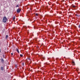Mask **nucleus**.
I'll return each instance as SVG.
<instances>
[{
	"instance_id": "obj_20",
	"label": "nucleus",
	"mask_w": 80,
	"mask_h": 80,
	"mask_svg": "<svg viewBox=\"0 0 80 80\" xmlns=\"http://www.w3.org/2000/svg\"><path fill=\"white\" fill-rule=\"evenodd\" d=\"M1 52V49H0V53Z\"/></svg>"
},
{
	"instance_id": "obj_5",
	"label": "nucleus",
	"mask_w": 80,
	"mask_h": 80,
	"mask_svg": "<svg viewBox=\"0 0 80 80\" xmlns=\"http://www.w3.org/2000/svg\"><path fill=\"white\" fill-rule=\"evenodd\" d=\"M1 70L3 71V67H1Z\"/></svg>"
},
{
	"instance_id": "obj_14",
	"label": "nucleus",
	"mask_w": 80,
	"mask_h": 80,
	"mask_svg": "<svg viewBox=\"0 0 80 80\" xmlns=\"http://www.w3.org/2000/svg\"><path fill=\"white\" fill-rule=\"evenodd\" d=\"M20 57H23V55L20 54Z\"/></svg>"
},
{
	"instance_id": "obj_10",
	"label": "nucleus",
	"mask_w": 80,
	"mask_h": 80,
	"mask_svg": "<svg viewBox=\"0 0 80 80\" xmlns=\"http://www.w3.org/2000/svg\"><path fill=\"white\" fill-rule=\"evenodd\" d=\"M8 35H7L6 37V39H7V38H8Z\"/></svg>"
},
{
	"instance_id": "obj_15",
	"label": "nucleus",
	"mask_w": 80,
	"mask_h": 80,
	"mask_svg": "<svg viewBox=\"0 0 80 80\" xmlns=\"http://www.w3.org/2000/svg\"><path fill=\"white\" fill-rule=\"evenodd\" d=\"M15 68H17V65L16 64L15 65Z\"/></svg>"
},
{
	"instance_id": "obj_18",
	"label": "nucleus",
	"mask_w": 80,
	"mask_h": 80,
	"mask_svg": "<svg viewBox=\"0 0 80 80\" xmlns=\"http://www.w3.org/2000/svg\"><path fill=\"white\" fill-rule=\"evenodd\" d=\"M78 28H80V24L79 25V26H78Z\"/></svg>"
},
{
	"instance_id": "obj_9",
	"label": "nucleus",
	"mask_w": 80,
	"mask_h": 80,
	"mask_svg": "<svg viewBox=\"0 0 80 80\" xmlns=\"http://www.w3.org/2000/svg\"><path fill=\"white\" fill-rule=\"evenodd\" d=\"M20 7V5L19 4H17L16 6V7Z\"/></svg>"
},
{
	"instance_id": "obj_13",
	"label": "nucleus",
	"mask_w": 80,
	"mask_h": 80,
	"mask_svg": "<svg viewBox=\"0 0 80 80\" xmlns=\"http://www.w3.org/2000/svg\"><path fill=\"white\" fill-rule=\"evenodd\" d=\"M36 15V16H38V14L36 13L35 14Z\"/></svg>"
},
{
	"instance_id": "obj_12",
	"label": "nucleus",
	"mask_w": 80,
	"mask_h": 80,
	"mask_svg": "<svg viewBox=\"0 0 80 80\" xmlns=\"http://www.w3.org/2000/svg\"><path fill=\"white\" fill-rule=\"evenodd\" d=\"M22 67H24V62L22 63Z\"/></svg>"
},
{
	"instance_id": "obj_2",
	"label": "nucleus",
	"mask_w": 80,
	"mask_h": 80,
	"mask_svg": "<svg viewBox=\"0 0 80 80\" xmlns=\"http://www.w3.org/2000/svg\"><path fill=\"white\" fill-rule=\"evenodd\" d=\"M21 11V9H20V8H18L17 10V13H20V11Z\"/></svg>"
},
{
	"instance_id": "obj_21",
	"label": "nucleus",
	"mask_w": 80,
	"mask_h": 80,
	"mask_svg": "<svg viewBox=\"0 0 80 80\" xmlns=\"http://www.w3.org/2000/svg\"><path fill=\"white\" fill-rule=\"evenodd\" d=\"M12 55H13V53H11Z\"/></svg>"
},
{
	"instance_id": "obj_8",
	"label": "nucleus",
	"mask_w": 80,
	"mask_h": 80,
	"mask_svg": "<svg viewBox=\"0 0 80 80\" xmlns=\"http://www.w3.org/2000/svg\"><path fill=\"white\" fill-rule=\"evenodd\" d=\"M72 7L73 8H76V7H77V6H76L75 5H73V6H72Z\"/></svg>"
},
{
	"instance_id": "obj_4",
	"label": "nucleus",
	"mask_w": 80,
	"mask_h": 80,
	"mask_svg": "<svg viewBox=\"0 0 80 80\" xmlns=\"http://www.w3.org/2000/svg\"><path fill=\"white\" fill-rule=\"evenodd\" d=\"M76 16L78 17H80V15H79L78 14H75Z\"/></svg>"
},
{
	"instance_id": "obj_11",
	"label": "nucleus",
	"mask_w": 80,
	"mask_h": 80,
	"mask_svg": "<svg viewBox=\"0 0 80 80\" xmlns=\"http://www.w3.org/2000/svg\"><path fill=\"white\" fill-rule=\"evenodd\" d=\"M15 16H14L13 18V20H15Z\"/></svg>"
},
{
	"instance_id": "obj_3",
	"label": "nucleus",
	"mask_w": 80,
	"mask_h": 80,
	"mask_svg": "<svg viewBox=\"0 0 80 80\" xmlns=\"http://www.w3.org/2000/svg\"><path fill=\"white\" fill-rule=\"evenodd\" d=\"M2 63H4V60L3 58H1V61Z\"/></svg>"
},
{
	"instance_id": "obj_7",
	"label": "nucleus",
	"mask_w": 80,
	"mask_h": 80,
	"mask_svg": "<svg viewBox=\"0 0 80 80\" xmlns=\"http://www.w3.org/2000/svg\"><path fill=\"white\" fill-rule=\"evenodd\" d=\"M23 28H25V29H27V26H23Z\"/></svg>"
},
{
	"instance_id": "obj_6",
	"label": "nucleus",
	"mask_w": 80,
	"mask_h": 80,
	"mask_svg": "<svg viewBox=\"0 0 80 80\" xmlns=\"http://www.w3.org/2000/svg\"><path fill=\"white\" fill-rule=\"evenodd\" d=\"M16 51L18 53H20V52H19V51L18 50V49L17 48L16 49Z\"/></svg>"
},
{
	"instance_id": "obj_19",
	"label": "nucleus",
	"mask_w": 80,
	"mask_h": 80,
	"mask_svg": "<svg viewBox=\"0 0 80 80\" xmlns=\"http://www.w3.org/2000/svg\"><path fill=\"white\" fill-rule=\"evenodd\" d=\"M28 60H30V58H28Z\"/></svg>"
},
{
	"instance_id": "obj_17",
	"label": "nucleus",
	"mask_w": 80,
	"mask_h": 80,
	"mask_svg": "<svg viewBox=\"0 0 80 80\" xmlns=\"http://www.w3.org/2000/svg\"><path fill=\"white\" fill-rule=\"evenodd\" d=\"M72 63H73V64H75V62H74V61H72Z\"/></svg>"
},
{
	"instance_id": "obj_1",
	"label": "nucleus",
	"mask_w": 80,
	"mask_h": 80,
	"mask_svg": "<svg viewBox=\"0 0 80 80\" xmlns=\"http://www.w3.org/2000/svg\"><path fill=\"white\" fill-rule=\"evenodd\" d=\"M7 18L6 17H5L3 18L2 22H3V23H6V22H7Z\"/></svg>"
},
{
	"instance_id": "obj_16",
	"label": "nucleus",
	"mask_w": 80,
	"mask_h": 80,
	"mask_svg": "<svg viewBox=\"0 0 80 80\" xmlns=\"http://www.w3.org/2000/svg\"><path fill=\"white\" fill-rule=\"evenodd\" d=\"M42 58L43 59V60H45V57H42Z\"/></svg>"
}]
</instances>
